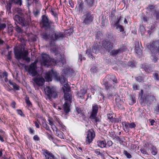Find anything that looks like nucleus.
<instances>
[{"label":"nucleus","instance_id":"obj_42","mask_svg":"<svg viewBox=\"0 0 159 159\" xmlns=\"http://www.w3.org/2000/svg\"><path fill=\"white\" fill-rule=\"evenodd\" d=\"M16 30L18 33H21L22 32V30L20 27L16 25Z\"/></svg>","mask_w":159,"mask_h":159},{"label":"nucleus","instance_id":"obj_57","mask_svg":"<svg viewBox=\"0 0 159 159\" xmlns=\"http://www.w3.org/2000/svg\"><path fill=\"white\" fill-rule=\"evenodd\" d=\"M136 80L139 81L141 82L142 80V79L141 77L139 76L136 78Z\"/></svg>","mask_w":159,"mask_h":159},{"label":"nucleus","instance_id":"obj_24","mask_svg":"<svg viewBox=\"0 0 159 159\" xmlns=\"http://www.w3.org/2000/svg\"><path fill=\"white\" fill-rule=\"evenodd\" d=\"M14 20L19 24H24L25 19L24 18L20 17L18 15H15L13 17Z\"/></svg>","mask_w":159,"mask_h":159},{"label":"nucleus","instance_id":"obj_43","mask_svg":"<svg viewBox=\"0 0 159 159\" xmlns=\"http://www.w3.org/2000/svg\"><path fill=\"white\" fill-rule=\"evenodd\" d=\"M28 129L29 130L30 133L32 134H34V129L31 127L28 128Z\"/></svg>","mask_w":159,"mask_h":159},{"label":"nucleus","instance_id":"obj_10","mask_svg":"<svg viewBox=\"0 0 159 159\" xmlns=\"http://www.w3.org/2000/svg\"><path fill=\"white\" fill-rule=\"evenodd\" d=\"M98 110V107L97 105L93 106L92 110L91 113L90 118L95 122H97L100 121L99 118L96 117Z\"/></svg>","mask_w":159,"mask_h":159},{"label":"nucleus","instance_id":"obj_28","mask_svg":"<svg viewBox=\"0 0 159 159\" xmlns=\"http://www.w3.org/2000/svg\"><path fill=\"white\" fill-rule=\"evenodd\" d=\"M94 2V0H85V1L86 5L89 7L93 6Z\"/></svg>","mask_w":159,"mask_h":159},{"label":"nucleus","instance_id":"obj_60","mask_svg":"<svg viewBox=\"0 0 159 159\" xmlns=\"http://www.w3.org/2000/svg\"><path fill=\"white\" fill-rule=\"evenodd\" d=\"M36 128H39V123H38V122L36 121L34 122Z\"/></svg>","mask_w":159,"mask_h":159},{"label":"nucleus","instance_id":"obj_3","mask_svg":"<svg viewBox=\"0 0 159 159\" xmlns=\"http://www.w3.org/2000/svg\"><path fill=\"white\" fill-rule=\"evenodd\" d=\"M14 53L16 58L17 59L22 58L28 62L30 61V58L27 57L28 52L25 50L24 48L16 47L14 48Z\"/></svg>","mask_w":159,"mask_h":159},{"label":"nucleus","instance_id":"obj_27","mask_svg":"<svg viewBox=\"0 0 159 159\" xmlns=\"http://www.w3.org/2000/svg\"><path fill=\"white\" fill-rule=\"evenodd\" d=\"M123 52V50L121 48H120L117 50H113L111 52V54L113 56H115L118 54L120 53Z\"/></svg>","mask_w":159,"mask_h":159},{"label":"nucleus","instance_id":"obj_19","mask_svg":"<svg viewBox=\"0 0 159 159\" xmlns=\"http://www.w3.org/2000/svg\"><path fill=\"white\" fill-rule=\"evenodd\" d=\"M99 49L97 48V45L93 47L92 50L87 49L86 51V54L89 57L92 56V53L97 54L99 52Z\"/></svg>","mask_w":159,"mask_h":159},{"label":"nucleus","instance_id":"obj_41","mask_svg":"<svg viewBox=\"0 0 159 159\" xmlns=\"http://www.w3.org/2000/svg\"><path fill=\"white\" fill-rule=\"evenodd\" d=\"M13 31V28L11 26H9L8 28V33L10 34H12V32Z\"/></svg>","mask_w":159,"mask_h":159},{"label":"nucleus","instance_id":"obj_7","mask_svg":"<svg viewBox=\"0 0 159 159\" xmlns=\"http://www.w3.org/2000/svg\"><path fill=\"white\" fill-rule=\"evenodd\" d=\"M37 62V61H35L34 63H32L30 66L25 67L26 70L32 76H36L37 75L36 66Z\"/></svg>","mask_w":159,"mask_h":159},{"label":"nucleus","instance_id":"obj_40","mask_svg":"<svg viewBox=\"0 0 159 159\" xmlns=\"http://www.w3.org/2000/svg\"><path fill=\"white\" fill-rule=\"evenodd\" d=\"M124 154L127 158H130L131 157V155L126 150L124 151Z\"/></svg>","mask_w":159,"mask_h":159},{"label":"nucleus","instance_id":"obj_64","mask_svg":"<svg viewBox=\"0 0 159 159\" xmlns=\"http://www.w3.org/2000/svg\"><path fill=\"white\" fill-rule=\"evenodd\" d=\"M16 103L15 102H12L11 104V106L14 108H15Z\"/></svg>","mask_w":159,"mask_h":159},{"label":"nucleus","instance_id":"obj_56","mask_svg":"<svg viewBox=\"0 0 159 159\" xmlns=\"http://www.w3.org/2000/svg\"><path fill=\"white\" fill-rule=\"evenodd\" d=\"M51 13H52V14L54 16L57 18V14H56V13H55L54 11L53 10H52L51 11Z\"/></svg>","mask_w":159,"mask_h":159},{"label":"nucleus","instance_id":"obj_55","mask_svg":"<svg viewBox=\"0 0 159 159\" xmlns=\"http://www.w3.org/2000/svg\"><path fill=\"white\" fill-rule=\"evenodd\" d=\"M112 143L111 141H108L107 142L106 144L109 147H110L112 145Z\"/></svg>","mask_w":159,"mask_h":159},{"label":"nucleus","instance_id":"obj_33","mask_svg":"<svg viewBox=\"0 0 159 159\" xmlns=\"http://www.w3.org/2000/svg\"><path fill=\"white\" fill-rule=\"evenodd\" d=\"M12 3V2H11L10 1L8 3L6 6L7 11H8L9 13L10 12Z\"/></svg>","mask_w":159,"mask_h":159},{"label":"nucleus","instance_id":"obj_9","mask_svg":"<svg viewBox=\"0 0 159 159\" xmlns=\"http://www.w3.org/2000/svg\"><path fill=\"white\" fill-rule=\"evenodd\" d=\"M94 17L93 15L90 12H88L82 17L83 23L85 25L89 24L93 20Z\"/></svg>","mask_w":159,"mask_h":159},{"label":"nucleus","instance_id":"obj_6","mask_svg":"<svg viewBox=\"0 0 159 159\" xmlns=\"http://www.w3.org/2000/svg\"><path fill=\"white\" fill-rule=\"evenodd\" d=\"M62 89L64 93V98L65 102L70 101L71 102L72 97L71 94L69 93L70 91V87L69 84H65Z\"/></svg>","mask_w":159,"mask_h":159},{"label":"nucleus","instance_id":"obj_37","mask_svg":"<svg viewBox=\"0 0 159 159\" xmlns=\"http://www.w3.org/2000/svg\"><path fill=\"white\" fill-rule=\"evenodd\" d=\"M0 78H4L5 77H6L7 76V72L6 71H4L3 72L0 71Z\"/></svg>","mask_w":159,"mask_h":159},{"label":"nucleus","instance_id":"obj_23","mask_svg":"<svg viewBox=\"0 0 159 159\" xmlns=\"http://www.w3.org/2000/svg\"><path fill=\"white\" fill-rule=\"evenodd\" d=\"M71 102L70 101L65 102L63 105V109L65 112L68 113L70 110V107Z\"/></svg>","mask_w":159,"mask_h":159},{"label":"nucleus","instance_id":"obj_63","mask_svg":"<svg viewBox=\"0 0 159 159\" xmlns=\"http://www.w3.org/2000/svg\"><path fill=\"white\" fill-rule=\"evenodd\" d=\"M113 95L111 93H109L107 94V98L108 99H111L112 98Z\"/></svg>","mask_w":159,"mask_h":159},{"label":"nucleus","instance_id":"obj_54","mask_svg":"<svg viewBox=\"0 0 159 159\" xmlns=\"http://www.w3.org/2000/svg\"><path fill=\"white\" fill-rule=\"evenodd\" d=\"M48 121L49 122V124L51 125V126L54 124V122L52 121V120L48 119Z\"/></svg>","mask_w":159,"mask_h":159},{"label":"nucleus","instance_id":"obj_22","mask_svg":"<svg viewBox=\"0 0 159 159\" xmlns=\"http://www.w3.org/2000/svg\"><path fill=\"white\" fill-rule=\"evenodd\" d=\"M55 120L57 125L58 126L60 129L62 130L63 131L66 130V127L63 125L62 123L58 118L56 117Z\"/></svg>","mask_w":159,"mask_h":159},{"label":"nucleus","instance_id":"obj_58","mask_svg":"<svg viewBox=\"0 0 159 159\" xmlns=\"http://www.w3.org/2000/svg\"><path fill=\"white\" fill-rule=\"evenodd\" d=\"M16 10L18 13L19 14H22V10L20 8H17Z\"/></svg>","mask_w":159,"mask_h":159},{"label":"nucleus","instance_id":"obj_1","mask_svg":"<svg viewBox=\"0 0 159 159\" xmlns=\"http://www.w3.org/2000/svg\"><path fill=\"white\" fill-rule=\"evenodd\" d=\"M41 64L42 66H47L48 67L49 66L52 64H57L58 63H61L63 64L65 63L66 61L64 58V56L61 55L60 54H57L56 60L54 59H50L49 56L46 54H42L41 56Z\"/></svg>","mask_w":159,"mask_h":159},{"label":"nucleus","instance_id":"obj_16","mask_svg":"<svg viewBox=\"0 0 159 159\" xmlns=\"http://www.w3.org/2000/svg\"><path fill=\"white\" fill-rule=\"evenodd\" d=\"M114 44L110 41H103L102 42V46L107 51L109 52L113 48Z\"/></svg>","mask_w":159,"mask_h":159},{"label":"nucleus","instance_id":"obj_32","mask_svg":"<svg viewBox=\"0 0 159 159\" xmlns=\"http://www.w3.org/2000/svg\"><path fill=\"white\" fill-rule=\"evenodd\" d=\"M56 134L57 136L61 139H64L63 133L61 131L59 130L56 132Z\"/></svg>","mask_w":159,"mask_h":159},{"label":"nucleus","instance_id":"obj_45","mask_svg":"<svg viewBox=\"0 0 159 159\" xmlns=\"http://www.w3.org/2000/svg\"><path fill=\"white\" fill-rule=\"evenodd\" d=\"M141 152L143 154L148 155V153L143 148H142L140 150Z\"/></svg>","mask_w":159,"mask_h":159},{"label":"nucleus","instance_id":"obj_46","mask_svg":"<svg viewBox=\"0 0 159 159\" xmlns=\"http://www.w3.org/2000/svg\"><path fill=\"white\" fill-rule=\"evenodd\" d=\"M51 127L53 131H55L56 132L58 131V129L57 127L54 125V124Z\"/></svg>","mask_w":159,"mask_h":159},{"label":"nucleus","instance_id":"obj_52","mask_svg":"<svg viewBox=\"0 0 159 159\" xmlns=\"http://www.w3.org/2000/svg\"><path fill=\"white\" fill-rule=\"evenodd\" d=\"M133 87L134 90H136L138 89L139 86L136 84H134L133 85Z\"/></svg>","mask_w":159,"mask_h":159},{"label":"nucleus","instance_id":"obj_4","mask_svg":"<svg viewBox=\"0 0 159 159\" xmlns=\"http://www.w3.org/2000/svg\"><path fill=\"white\" fill-rule=\"evenodd\" d=\"M107 79L109 81L108 82L105 80H104L103 82V84L106 90L111 89L114 88V86L110 84L111 82L112 81L116 83H117V80L114 75H112L108 76Z\"/></svg>","mask_w":159,"mask_h":159},{"label":"nucleus","instance_id":"obj_8","mask_svg":"<svg viewBox=\"0 0 159 159\" xmlns=\"http://www.w3.org/2000/svg\"><path fill=\"white\" fill-rule=\"evenodd\" d=\"M44 90L49 98H55L57 96L56 89L54 87L47 86L45 88Z\"/></svg>","mask_w":159,"mask_h":159},{"label":"nucleus","instance_id":"obj_13","mask_svg":"<svg viewBox=\"0 0 159 159\" xmlns=\"http://www.w3.org/2000/svg\"><path fill=\"white\" fill-rule=\"evenodd\" d=\"M147 48L151 52H156L157 51L159 52V40L153 41L147 45Z\"/></svg>","mask_w":159,"mask_h":159},{"label":"nucleus","instance_id":"obj_30","mask_svg":"<svg viewBox=\"0 0 159 159\" xmlns=\"http://www.w3.org/2000/svg\"><path fill=\"white\" fill-rule=\"evenodd\" d=\"M135 51L137 56L138 57H140L142 55V52L141 50L138 47H136L135 48Z\"/></svg>","mask_w":159,"mask_h":159},{"label":"nucleus","instance_id":"obj_36","mask_svg":"<svg viewBox=\"0 0 159 159\" xmlns=\"http://www.w3.org/2000/svg\"><path fill=\"white\" fill-rule=\"evenodd\" d=\"M25 100L27 105L29 106H30L32 105L31 102L29 100V98L27 96H26L25 97Z\"/></svg>","mask_w":159,"mask_h":159},{"label":"nucleus","instance_id":"obj_39","mask_svg":"<svg viewBox=\"0 0 159 159\" xmlns=\"http://www.w3.org/2000/svg\"><path fill=\"white\" fill-rule=\"evenodd\" d=\"M152 151L151 152L152 154L154 155H156L157 153V149L155 147H153L152 148Z\"/></svg>","mask_w":159,"mask_h":159},{"label":"nucleus","instance_id":"obj_17","mask_svg":"<svg viewBox=\"0 0 159 159\" xmlns=\"http://www.w3.org/2000/svg\"><path fill=\"white\" fill-rule=\"evenodd\" d=\"M124 129L125 131H128L130 128H134L136 126L135 125L134 123H129L128 122H124L122 123Z\"/></svg>","mask_w":159,"mask_h":159},{"label":"nucleus","instance_id":"obj_50","mask_svg":"<svg viewBox=\"0 0 159 159\" xmlns=\"http://www.w3.org/2000/svg\"><path fill=\"white\" fill-rule=\"evenodd\" d=\"M94 152L97 155H100L101 153L99 151V150L98 149H95L93 150Z\"/></svg>","mask_w":159,"mask_h":159},{"label":"nucleus","instance_id":"obj_15","mask_svg":"<svg viewBox=\"0 0 159 159\" xmlns=\"http://www.w3.org/2000/svg\"><path fill=\"white\" fill-rule=\"evenodd\" d=\"M33 80L34 83L38 86H43L45 82V80L41 75H38L34 78Z\"/></svg>","mask_w":159,"mask_h":159},{"label":"nucleus","instance_id":"obj_26","mask_svg":"<svg viewBox=\"0 0 159 159\" xmlns=\"http://www.w3.org/2000/svg\"><path fill=\"white\" fill-rule=\"evenodd\" d=\"M83 4L82 2H79L78 5L76 6L75 10L81 13L83 11Z\"/></svg>","mask_w":159,"mask_h":159},{"label":"nucleus","instance_id":"obj_62","mask_svg":"<svg viewBox=\"0 0 159 159\" xmlns=\"http://www.w3.org/2000/svg\"><path fill=\"white\" fill-rule=\"evenodd\" d=\"M149 121L151 123V125H154V123H155V121L153 119H149Z\"/></svg>","mask_w":159,"mask_h":159},{"label":"nucleus","instance_id":"obj_53","mask_svg":"<svg viewBox=\"0 0 159 159\" xmlns=\"http://www.w3.org/2000/svg\"><path fill=\"white\" fill-rule=\"evenodd\" d=\"M18 114L21 116H23V114L22 111L20 110H17Z\"/></svg>","mask_w":159,"mask_h":159},{"label":"nucleus","instance_id":"obj_11","mask_svg":"<svg viewBox=\"0 0 159 159\" xmlns=\"http://www.w3.org/2000/svg\"><path fill=\"white\" fill-rule=\"evenodd\" d=\"M70 69L69 67H67L63 70L62 71V75L60 78L59 80L61 83V84H64L66 83V84H68L67 83V79L65 78V76H66L68 74H69L70 71Z\"/></svg>","mask_w":159,"mask_h":159},{"label":"nucleus","instance_id":"obj_51","mask_svg":"<svg viewBox=\"0 0 159 159\" xmlns=\"http://www.w3.org/2000/svg\"><path fill=\"white\" fill-rule=\"evenodd\" d=\"M153 76H154V78L155 80H158L159 77L158 76V75L157 73H155L154 74Z\"/></svg>","mask_w":159,"mask_h":159},{"label":"nucleus","instance_id":"obj_31","mask_svg":"<svg viewBox=\"0 0 159 159\" xmlns=\"http://www.w3.org/2000/svg\"><path fill=\"white\" fill-rule=\"evenodd\" d=\"M10 1L16 4L19 5L20 6L22 4V0H10Z\"/></svg>","mask_w":159,"mask_h":159},{"label":"nucleus","instance_id":"obj_48","mask_svg":"<svg viewBox=\"0 0 159 159\" xmlns=\"http://www.w3.org/2000/svg\"><path fill=\"white\" fill-rule=\"evenodd\" d=\"M11 51L9 52H8V55L7 56V58L8 60H11Z\"/></svg>","mask_w":159,"mask_h":159},{"label":"nucleus","instance_id":"obj_5","mask_svg":"<svg viewBox=\"0 0 159 159\" xmlns=\"http://www.w3.org/2000/svg\"><path fill=\"white\" fill-rule=\"evenodd\" d=\"M107 79L109 81L108 82L105 80H104L103 82V84L106 90L111 89L114 88V86L110 84L111 82L112 81L116 83H117V80L114 75H112L108 76Z\"/></svg>","mask_w":159,"mask_h":159},{"label":"nucleus","instance_id":"obj_38","mask_svg":"<svg viewBox=\"0 0 159 159\" xmlns=\"http://www.w3.org/2000/svg\"><path fill=\"white\" fill-rule=\"evenodd\" d=\"M76 111L78 114H80L83 118H84V115L83 114L82 111L80 108L78 107L76 108Z\"/></svg>","mask_w":159,"mask_h":159},{"label":"nucleus","instance_id":"obj_14","mask_svg":"<svg viewBox=\"0 0 159 159\" xmlns=\"http://www.w3.org/2000/svg\"><path fill=\"white\" fill-rule=\"evenodd\" d=\"M95 136L94 131L92 129L88 130L87 133L86 138V143H91Z\"/></svg>","mask_w":159,"mask_h":159},{"label":"nucleus","instance_id":"obj_44","mask_svg":"<svg viewBox=\"0 0 159 159\" xmlns=\"http://www.w3.org/2000/svg\"><path fill=\"white\" fill-rule=\"evenodd\" d=\"M43 127L45 128L46 130L50 131H51L49 127L46 123H45V124H43Z\"/></svg>","mask_w":159,"mask_h":159},{"label":"nucleus","instance_id":"obj_18","mask_svg":"<svg viewBox=\"0 0 159 159\" xmlns=\"http://www.w3.org/2000/svg\"><path fill=\"white\" fill-rule=\"evenodd\" d=\"M57 73L56 72H54L52 70L47 72L45 75V78L47 81H52V77L53 76H56Z\"/></svg>","mask_w":159,"mask_h":159},{"label":"nucleus","instance_id":"obj_59","mask_svg":"<svg viewBox=\"0 0 159 159\" xmlns=\"http://www.w3.org/2000/svg\"><path fill=\"white\" fill-rule=\"evenodd\" d=\"M154 7L153 6H150L148 8V9H149L150 11H152V10L154 9Z\"/></svg>","mask_w":159,"mask_h":159},{"label":"nucleus","instance_id":"obj_29","mask_svg":"<svg viewBox=\"0 0 159 159\" xmlns=\"http://www.w3.org/2000/svg\"><path fill=\"white\" fill-rule=\"evenodd\" d=\"M98 145L101 148H103L106 147V143L105 141H99L97 142Z\"/></svg>","mask_w":159,"mask_h":159},{"label":"nucleus","instance_id":"obj_47","mask_svg":"<svg viewBox=\"0 0 159 159\" xmlns=\"http://www.w3.org/2000/svg\"><path fill=\"white\" fill-rule=\"evenodd\" d=\"M6 25L5 24H0V29H3L6 28Z\"/></svg>","mask_w":159,"mask_h":159},{"label":"nucleus","instance_id":"obj_61","mask_svg":"<svg viewBox=\"0 0 159 159\" xmlns=\"http://www.w3.org/2000/svg\"><path fill=\"white\" fill-rule=\"evenodd\" d=\"M150 95H147L145 97V101H148L149 100V96H150Z\"/></svg>","mask_w":159,"mask_h":159},{"label":"nucleus","instance_id":"obj_34","mask_svg":"<svg viewBox=\"0 0 159 159\" xmlns=\"http://www.w3.org/2000/svg\"><path fill=\"white\" fill-rule=\"evenodd\" d=\"M10 84L12 86L14 90H19V86L15 83H10Z\"/></svg>","mask_w":159,"mask_h":159},{"label":"nucleus","instance_id":"obj_49","mask_svg":"<svg viewBox=\"0 0 159 159\" xmlns=\"http://www.w3.org/2000/svg\"><path fill=\"white\" fill-rule=\"evenodd\" d=\"M33 139L34 140L36 141H38L39 140V138L38 136L37 135H35L33 137Z\"/></svg>","mask_w":159,"mask_h":159},{"label":"nucleus","instance_id":"obj_12","mask_svg":"<svg viewBox=\"0 0 159 159\" xmlns=\"http://www.w3.org/2000/svg\"><path fill=\"white\" fill-rule=\"evenodd\" d=\"M53 24V22L49 20L47 16L43 15L42 16V22L40 24L45 28V29L50 28L51 25Z\"/></svg>","mask_w":159,"mask_h":159},{"label":"nucleus","instance_id":"obj_2","mask_svg":"<svg viewBox=\"0 0 159 159\" xmlns=\"http://www.w3.org/2000/svg\"><path fill=\"white\" fill-rule=\"evenodd\" d=\"M42 36L43 38L46 40H50L52 41L55 40H59L62 39L64 36L63 34L61 32L51 31L49 34L44 33Z\"/></svg>","mask_w":159,"mask_h":159},{"label":"nucleus","instance_id":"obj_25","mask_svg":"<svg viewBox=\"0 0 159 159\" xmlns=\"http://www.w3.org/2000/svg\"><path fill=\"white\" fill-rule=\"evenodd\" d=\"M86 92L85 90L82 89L77 93V96L78 98H84V95Z\"/></svg>","mask_w":159,"mask_h":159},{"label":"nucleus","instance_id":"obj_20","mask_svg":"<svg viewBox=\"0 0 159 159\" xmlns=\"http://www.w3.org/2000/svg\"><path fill=\"white\" fill-rule=\"evenodd\" d=\"M123 17H120L117 21L115 24L114 26L116 27V29L117 30L118 32H120L123 31L124 29L123 27L119 24L120 21L122 20Z\"/></svg>","mask_w":159,"mask_h":159},{"label":"nucleus","instance_id":"obj_21","mask_svg":"<svg viewBox=\"0 0 159 159\" xmlns=\"http://www.w3.org/2000/svg\"><path fill=\"white\" fill-rule=\"evenodd\" d=\"M43 154L46 159H56L54 156L50 152L46 149H43Z\"/></svg>","mask_w":159,"mask_h":159},{"label":"nucleus","instance_id":"obj_35","mask_svg":"<svg viewBox=\"0 0 159 159\" xmlns=\"http://www.w3.org/2000/svg\"><path fill=\"white\" fill-rule=\"evenodd\" d=\"M107 117L108 119H109L111 122H113L115 121V119L113 118L111 114H108L107 115Z\"/></svg>","mask_w":159,"mask_h":159}]
</instances>
